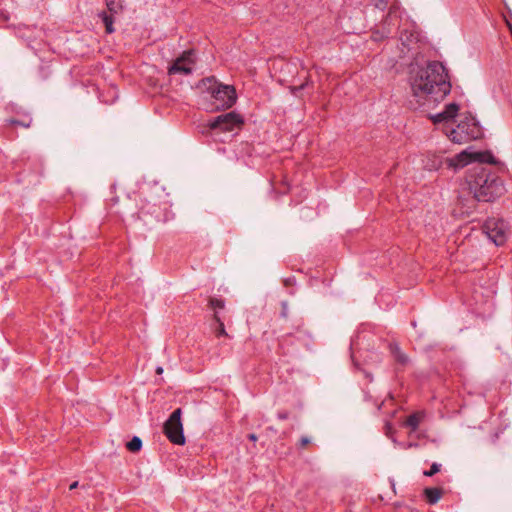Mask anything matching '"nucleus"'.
Instances as JSON below:
<instances>
[{
    "label": "nucleus",
    "instance_id": "nucleus-1",
    "mask_svg": "<svg viewBox=\"0 0 512 512\" xmlns=\"http://www.w3.org/2000/svg\"><path fill=\"white\" fill-rule=\"evenodd\" d=\"M471 163L477 165L469 172L467 184L474 198L479 202H493L501 197L506 189L501 178L484 164H495V157L490 151L468 152L457 154L449 165L456 169L463 168Z\"/></svg>",
    "mask_w": 512,
    "mask_h": 512
},
{
    "label": "nucleus",
    "instance_id": "nucleus-2",
    "mask_svg": "<svg viewBox=\"0 0 512 512\" xmlns=\"http://www.w3.org/2000/svg\"><path fill=\"white\" fill-rule=\"evenodd\" d=\"M411 89L417 98L430 96L434 101L444 99L451 91L448 71L439 61H430L411 76Z\"/></svg>",
    "mask_w": 512,
    "mask_h": 512
},
{
    "label": "nucleus",
    "instance_id": "nucleus-3",
    "mask_svg": "<svg viewBox=\"0 0 512 512\" xmlns=\"http://www.w3.org/2000/svg\"><path fill=\"white\" fill-rule=\"evenodd\" d=\"M199 86L210 94L215 110H226L236 103L237 94L234 86L222 84L214 76L203 78Z\"/></svg>",
    "mask_w": 512,
    "mask_h": 512
},
{
    "label": "nucleus",
    "instance_id": "nucleus-4",
    "mask_svg": "<svg viewBox=\"0 0 512 512\" xmlns=\"http://www.w3.org/2000/svg\"><path fill=\"white\" fill-rule=\"evenodd\" d=\"M445 135L456 144H464L482 136L480 125L474 118L466 117L456 128L452 127L445 130Z\"/></svg>",
    "mask_w": 512,
    "mask_h": 512
},
{
    "label": "nucleus",
    "instance_id": "nucleus-5",
    "mask_svg": "<svg viewBox=\"0 0 512 512\" xmlns=\"http://www.w3.org/2000/svg\"><path fill=\"white\" fill-rule=\"evenodd\" d=\"M138 218L143 225L151 229L157 223H165L172 218V213L166 202L164 203H144L139 211Z\"/></svg>",
    "mask_w": 512,
    "mask_h": 512
},
{
    "label": "nucleus",
    "instance_id": "nucleus-6",
    "mask_svg": "<svg viewBox=\"0 0 512 512\" xmlns=\"http://www.w3.org/2000/svg\"><path fill=\"white\" fill-rule=\"evenodd\" d=\"M181 408L175 409L165 422L163 432L170 442L176 445L185 444L183 425L181 422Z\"/></svg>",
    "mask_w": 512,
    "mask_h": 512
},
{
    "label": "nucleus",
    "instance_id": "nucleus-7",
    "mask_svg": "<svg viewBox=\"0 0 512 512\" xmlns=\"http://www.w3.org/2000/svg\"><path fill=\"white\" fill-rule=\"evenodd\" d=\"M242 124L243 119L241 115L231 111L210 119L207 123V127L210 130L218 129L224 132H228L234 130L236 127H239Z\"/></svg>",
    "mask_w": 512,
    "mask_h": 512
},
{
    "label": "nucleus",
    "instance_id": "nucleus-8",
    "mask_svg": "<svg viewBox=\"0 0 512 512\" xmlns=\"http://www.w3.org/2000/svg\"><path fill=\"white\" fill-rule=\"evenodd\" d=\"M483 229L489 239L496 245L501 246L505 243L506 236V224L502 219H488L483 225Z\"/></svg>",
    "mask_w": 512,
    "mask_h": 512
},
{
    "label": "nucleus",
    "instance_id": "nucleus-9",
    "mask_svg": "<svg viewBox=\"0 0 512 512\" xmlns=\"http://www.w3.org/2000/svg\"><path fill=\"white\" fill-rule=\"evenodd\" d=\"M193 50L184 51L181 56L176 58L168 68V74H182L189 75L192 73V65L194 64Z\"/></svg>",
    "mask_w": 512,
    "mask_h": 512
},
{
    "label": "nucleus",
    "instance_id": "nucleus-10",
    "mask_svg": "<svg viewBox=\"0 0 512 512\" xmlns=\"http://www.w3.org/2000/svg\"><path fill=\"white\" fill-rule=\"evenodd\" d=\"M449 160L450 159H444L441 155H437L435 153H427L424 156L422 162L424 169L428 171H437L442 167L444 162L448 165V167H451L449 165ZM452 167L456 169L454 166Z\"/></svg>",
    "mask_w": 512,
    "mask_h": 512
},
{
    "label": "nucleus",
    "instance_id": "nucleus-11",
    "mask_svg": "<svg viewBox=\"0 0 512 512\" xmlns=\"http://www.w3.org/2000/svg\"><path fill=\"white\" fill-rule=\"evenodd\" d=\"M388 350L397 364L401 366H406L409 364L410 358L401 350L400 346L396 342H390L388 344Z\"/></svg>",
    "mask_w": 512,
    "mask_h": 512
},
{
    "label": "nucleus",
    "instance_id": "nucleus-12",
    "mask_svg": "<svg viewBox=\"0 0 512 512\" xmlns=\"http://www.w3.org/2000/svg\"><path fill=\"white\" fill-rule=\"evenodd\" d=\"M443 495V489L440 487H427L424 489V496L426 501L434 505L436 504Z\"/></svg>",
    "mask_w": 512,
    "mask_h": 512
},
{
    "label": "nucleus",
    "instance_id": "nucleus-13",
    "mask_svg": "<svg viewBox=\"0 0 512 512\" xmlns=\"http://www.w3.org/2000/svg\"><path fill=\"white\" fill-rule=\"evenodd\" d=\"M98 17L102 20V22L105 26L106 33L112 34L115 31V28H114L115 15L103 10L98 13Z\"/></svg>",
    "mask_w": 512,
    "mask_h": 512
},
{
    "label": "nucleus",
    "instance_id": "nucleus-14",
    "mask_svg": "<svg viewBox=\"0 0 512 512\" xmlns=\"http://www.w3.org/2000/svg\"><path fill=\"white\" fill-rule=\"evenodd\" d=\"M424 418V412H415L408 416V418L405 421V426L409 427L412 432H415L421 421Z\"/></svg>",
    "mask_w": 512,
    "mask_h": 512
},
{
    "label": "nucleus",
    "instance_id": "nucleus-15",
    "mask_svg": "<svg viewBox=\"0 0 512 512\" xmlns=\"http://www.w3.org/2000/svg\"><path fill=\"white\" fill-rule=\"evenodd\" d=\"M107 12L119 15L124 10L123 0H105Z\"/></svg>",
    "mask_w": 512,
    "mask_h": 512
},
{
    "label": "nucleus",
    "instance_id": "nucleus-16",
    "mask_svg": "<svg viewBox=\"0 0 512 512\" xmlns=\"http://www.w3.org/2000/svg\"><path fill=\"white\" fill-rule=\"evenodd\" d=\"M400 41L404 47H409L411 43L418 41V33L415 31L403 30L400 33Z\"/></svg>",
    "mask_w": 512,
    "mask_h": 512
},
{
    "label": "nucleus",
    "instance_id": "nucleus-17",
    "mask_svg": "<svg viewBox=\"0 0 512 512\" xmlns=\"http://www.w3.org/2000/svg\"><path fill=\"white\" fill-rule=\"evenodd\" d=\"M430 119L432 120V122L434 124L443 123L444 124L443 132L444 133H445L446 129L452 128L451 121L447 118V116L444 114L443 111H441L437 114H434V115H430Z\"/></svg>",
    "mask_w": 512,
    "mask_h": 512
},
{
    "label": "nucleus",
    "instance_id": "nucleus-18",
    "mask_svg": "<svg viewBox=\"0 0 512 512\" xmlns=\"http://www.w3.org/2000/svg\"><path fill=\"white\" fill-rule=\"evenodd\" d=\"M208 307L213 310V314L219 313L220 310L225 308V300L217 297H210L208 299Z\"/></svg>",
    "mask_w": 512,
    "mask_h": 512
},
{
    "label": "nucleus",
    "instance_id": "nucleus-19",
    "mask_svg": "<svg viewBox=\"0 0 512 512\" xmlns=\"http://www.w3.org/2000/svg\"><path fill=\"white\" fill-rule=\"evenodd\" d=\"M213 320L217 324V327L215 328L216 337H228V333L225 330L224 321L218 313L213 314Z\"/></svg>",
    "mask_w": 512,
    "mask_h": 512
},
{
    "label": "nucleus",
    "instance_id": "nucleus-20",
    "mask_svg": "<svg viewBox=\"0 0 512 512\" xmlns=\"http://www.w3.org/2000/svg\"><path fill=\"white\" fill-rule=\"evenodd\" d=\"M459 111V105L456 103H450L445 106V109L443 110L444 114L447 116V118L452 121L458 114Z\"/></svg>",
    "mask_w": 512,
    "mask_h": 512
},
{
    "label": "nucleus",
    "instance_id": "nucleus-21",
    "mask_svg": "<svg viewBox=\"0 0 512 512\" xmlns=\"http://www.w3.org/2000/svg\"><path fill=\"white\" fill-rule=\"evenodd\" d=\"M126 448L133 453L139 452L142 448V440L138 436H134L127 442Z\"/></svg>",
    "mask_w": 512,
    "mask_h": 512
},
{
    "label": "nucleus",
    "instance_id": "nucleus-22",
    "mask_svg": "<svg viewBox=\"0 0 512 512\" xmlns=\"http://www.w3.org/2000/svg\"><path fill=\"white\" fill-rule=\"evenodd\" d=\"M394 12V7H390L389 9V13L388 15L386 16L385 20H384V23H383V33H382V37H388V35L391 33V30L386 28V25L389 24V21L392 17V14Z\"/></svg>",
    "mask_w": 512,
    "mask_h": 512
},
{
    "label": "nucleus",
    "instance_id": "nucleus-23",
    "mask_svg": "<svg viewBox=\"0 0 512 512\" xmlns=\"http://www.w3.org/2000/svg\"><path fill=\"white\" fill-rule=\"evenodd\" d=\"M441 467H442L441 464L434 462V463H432V465H431L429 470H425L423 472V475L426 476V477H432L436 473L440 472Z\"/></svg>",
    "mask_w": 512,
    "mask_h": 512
},
{
    "label": "nucleus",
    "instance_id": "nucleus-24",
    "mask_svg": "<svg viewBox=\"0 0 512 512\" xmlns=\"http://www.w3.org/2000/svg\"><path fill=\"white\" fill-rule=\"evenodd\" d=\"M372 3L375 6V8L383 11L387 7L388 0H372Z\"/></svg>",
    "mask_w": 512,
    "mask_h": 512
},
{
    "label": "nucleus",
    "instance_id": "nucleus-25",
    "mask_svg": "<svg viewBox=\"0 0 512 512\" xmlns=\"http://www.w3.org/2000/svg\"><path fill=\"white\" fill-rule=\"evenodd\" d=\"M309 443H310V439L307 436H302L300 438L299 447L304 448Z\"/></svg>",
    "mask_w": 512,
    "mask_h": 512
},
{
    "label": "nucleus",
    "instance_id": "nucleus-26",
    "mask_svg": "<svg viewBox=\"0 0 512 512\" xmlns=\"http://www.w3.org/2000/svg\"><path fill=\"white\" fill-rule=\"evenodd\" d=\"M277 418L279 420H286L289 418V412L288 411H279L277 413Z\"/></svg>",
    "mask_w": 512,
    "mask_h": 512
},
{
    "label": "nucleus",
    "instance_id": "nucleus-27",
    "mask_svg": "<svg viewBox=\"0 0 512 512\" xmlns=\"http://www.w3.org/2000/svg\"><path fill=\"white\" fill-rule=\"evenodd\" d=\"M308 85V80L305 83L300 84L299 86L293 87L292 92L296 94L298 91L303 90Z\"/></svg>",
    "mask_w": 512,
    "mask_h": 512
},
{
    "label": "nucleus",
    "instance_id": "nucleus-28",
    "mask_svg": "<svg viewBox=\"0 0 512 512\" xmlns=\"http://www.w3.org/2000/svg\"><path fill=\"white\" fill-rule=\"evenodd\" d=\"M287 314H288V308H287V304L285 302L282 303V311H281V316L286 318L287 317Z\"/></svg>",
    "mask_w": 512,
    "mask_h": 512
},
{
    "label": "nucleus",
    "instance_id": "nucleus-29",
    "mask_svg": "<svg viewBox=\"0 0 512 512\" xmlns=\"http://www.w3.org/2000/svg\"><path fill=\"white\" fill-rule=\"evenodd\" d=\"M247 438H248L250 441H252V442H256V441H257V439H258V438H257V435H256V434H254V433H250V434H248Z\"/></svg>",
    "mask_w": 512,
    "mask_h": 512
},
{
    "label": "nucleus",
    "instance_id": "nucleus-30",
    "mask_svg": "<svg viewBox=\"0 0 512 512\" xmlns=\"http://www.w3.org/2000/svg\"><path fill=\"white\" fill-rule=\"evenodd\" d=\"M77 487H78V481H75V482H73V483L70 485L69 489H70V490H73V489H76Z\"/></svg>",
    "mask_w": 512,
    "mask_h": 512
},
{
    "label": "nucleus",
    "instance_id": "nucleus-31",
    "mask_svg": "<svg viewBox=\"0 0 512 512\" xmlns=\"http://www.w3.org/2000/svg\"><path fill=\"white\" fill-rule=\"evenodd\" d=\"M162 372H163V368L162 367H157L156 373L157 374H161Z\"/></svg>",
    "mask_w": 512,
    "mask_h": 512
},
{
    "label": "nucleus",
    "instance_id": "nucleus-32",
    "mask_svg": "<svg viewBox=\"0 0 512 512\" xmlns=\"http://www.w3.org/2000/svg\"><path fill=\"white\" fill-rule=\"evenodd\" d=\"M290 336H291V333H287V334L283 337V339L289 338Z\"/></svg>",
    "mask_w": 512,
    "mask_h": 512
},
{
    "label": "nucleus",
    "instance_id": "nucleus-33",
    "mask_svg": "<svg viewBox=\"0 0 512 512\" xmlns=\"http://www.w3.org/2000/svg\"><path fill=\"white\" fill-rule=\"evenodd\" d=\"M408 446H409V447H416V446H418V444H416V443H415V444L410 443Z\"/></svg>",
    "mask_w": 512,
    "mask_h": 512
}]
</instances>
